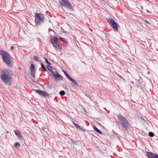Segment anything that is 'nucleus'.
Here are the masks:
<instances>
[{
    "label": "nucleus",
    "mask_w": 158,
    "mask_h": 158,
    "mask_svg": "<svg viewBox=\"0 0 158 158\" xmlns=\"http://www.w3.org/2000/svg\"><path fill=\"white\" fill-rule=\"evenodd\" d=\"M53 46L56 48L59 49H61V47L59 45L58 43L56 42V43H54V44L53 45Z\"/></svg>",
    "instance_id": "2eb2a0df"
},
{
    "label": "nucleus",
    "mask_w": 158,
    "mask_h": 158,
    "mask_svg": "<svg viewBox=\"0 0 158 158\" xmlns=\"http://www.w3.org/2000/svg\"><path fill=\"white\" fill-rule=\"evenodd\" d=\"M146 22L147 23H148V21H146Z\"/></svg>",
    "instance_id": "bb28decb"
},
{
    "label": "nucleus",
    "mask_w": 158,
    "mask_h": 158,
    "mask_svg": "<svg viewBox=\"0 0 158 158\" xmlns=\"http://www.w3.org/2000/svg\"><path fill=\"white\" fill-rule=\"evenodd\" d=\"M34 59L35 60H36V61H37L38 60V58L36 56H34Z\"/></svg>",
    "instance_id": "393cba45"
},
{
    "label": "nucleus",
    "mask_w": 158,
    "mask_h": 158,
    "mask_svg": "<svg viewBox=\"0 0 158 158\" xmlns=\"http://www.w3.org/2000/svg\"><path fill=\"white\" fill-rule=\"evenodd\" d=\"M47 69L49 70L52 73V72H53L52 71V68L51 67V66H50L48 65L47 66Z\"/></svg>",
    "instance_id": "f3484780"
},
{
    "label": "nucleus",
    "mask_w": 158,
    "mask_h": 158,
    "mask_svg": "<svg viewBox=\"0 0 158 158\" xmlns=\"http://www.w3.org/2000/svg\"><path fill=\"white\" fill-rule=\"evenodd\" d=\"M0 55L5 62L8 66H11L12 65L13 61L12 58L7 52L2 50H0Z\"/></svg>",
    "instance_id": "f03ea898"
},
{
    "label": "nucleus",
    "mask_w": 158,
    "mask_h": 158,
    "mask_svg": "<svg viewBox=\"0 0 158 158\" xmlns=\"http://www.w3.org/2000/svg\"><path fill=\"white\" fill-rule=\"evenodd\" d=\"M14 132L15 133V135L17 136H18V137L19 139H21L23 138L22 136L19 131L17 130H14Z\"/></svg>",
    "instance_id": "f8f14e48"
},
{
    "label": "nucleus",
    "mask_w": 158,
    "mask_h": 158,
    "mask_svg": "<svg viewBox=\"0 0 158 158\" xmlns=\"http://www.w3.org/2000/svg\"><path fill=\"white\" fill-rule=\"evenodd\" d=\"M147 156L148 158H158V155L151 152H148Z\"/></svg>",
    "instance_id": "9d476101"
},
{
    "label": "nucleus",
    "mask_w": 158,
    "mask_h": 158,
    "mask_svg": "<svg viewBox=\"0 0 158 158\" xmlns=\"http://www.w3.org/2000/svg\"><path fill=\"white\" fill-rule=\"evenodd\" d=\"M58 38L56 37H54L53 39H51V42L53 45L54 43H56L58 41Z\"/></svg>",
    "instance_id": "ddd939ff"
},
{
    "label": "nucleus",
    "mask_w": 158,
    "mask_h": 158,
    "mask_svg": "<svg viewBox=\"0 0 158 158\" xmlns=\"http://www.w3.org/2000/svg\"><path fill=\"white\" fill-rule=\"evenodd\" d=\"M11 49L12 50H13V49H14V47H13V46H12V47H11Z\"/></svg>",
    "instance_id": "a878e982"
},
{
    "label": "nucleus",
    "mask_w": 158,
    "mask_h": 158,
    "mask_svg": "<svg viewBox=\"0 0 158 158\" xmlns=\"http://www.w3.org/2000/svg\"><path fill=\"white\" fill-rule=\"evenodd\" d=\"M49 34L51 36H52L54 35V31L52 29H51L50 28L49 29Z\"/></svg>",
    "instance_id": "4468645a"
},
{
    "label": "nucleus",
    "mask_w": 158,
    "mask_h": 158,
    "mask_svg": "<svg viewBox=\"0 0 158 158\" xmlns=\"http://www.w3.org/2000/svg\"><path fill=\"white\" fill-rule=\"evenodd\" d=\"M73 124L75 126H76L77 128H78L79 129L81 128L80 127L78 124H77L74 122H73Z\"/></svg>",
    "instance_id": "4be33fe9"
},
{
    "label": "nucleus",
    "mask_w": 158,
    "mask_h": 158,
    "mask_svg": "<svg viewBox=\"0 0 158 158\" xmlns=\"http://www.w3.org/2000/svg\"><path fill=\"white\" fill-rule=\"evenodd\" d=\"M31 72V74L33 75L35 73V66L33 64H31L30 67Z\"/></svg>",
    "instance_id": "9b49d317"
},
{
    "label": "nucleus",
    "mask_w": 158,
    "mask_h": 158,
    "mask_svg": "<svg viewBox=\"0 0 158 158\" xmlns=\"http://www.w3.org/2000/svg\"><path fill=\"white\" fill-rule=\"evenodd\" d=\"M107 21L110 24H111L115 31H118V25L115 21L113 19L108 18L107 20Z\"/></svg>",
    "instance_id": "39448f33"
},
{
    "label": "nucleus",
    "mask_w": 158,
    "mask_h": 158,
    "mask_svg": "<svg viewBox=\"0 0 158 158\" xmlns=\"http://www.w3.org/2000/svg\"><path fill=\"white\" fill-rule=\"evenodd\" d=\"M149 135L151 137H153L154 136V134L153 133L151 132H150L148 133Z\"/></svg>",
    "instance_id": "412c9836"
},
{
    "label": "nucleus",
    "mask_w": 158,
    "mask_h": 158,
    "mask_svg": "<svg viewBox=\"0 0 158 158\" xmlns=\"http://www.w3.org/2000/svg\"><path fill=\"white\" fill-rule=\"evenodd\" d=\"M59 93L60 94L61 96L64 95L65 94V92L63 90L60 91Z\"/></svg>",
    "instance_id": "a211bd4d"
},
{
    "label": "nucleus",
    "mask_w": 158,
    "mask_h": 158,
    "mask_svg": "<svg viewBox=\"0 0 158 158\" xmlns=\"http://www.w3.org/2000/svg\"><path fill=\"white\" fill-rule=\"evenodd\" d=\"M93 128L98 133L100 134H102V132L100 130L98 129L95 126H94Z\"/></svg>",
    "instance_id": "dca6fc26"
},
{
    "label": "nucleus",
    "mask_w": 158,
    "mask_h": 158,
    "mask_svg": "<svg viewBox=\"0 0 158 158\" xmlns=\"http://www.w3.org/2000/svg\"><path fill=\"white\" fill-rule=\"evenodd\" d=\"M63 72L64 73V74L66 76V77L69 79L73 83L76 85H77V83L76 82V81L73 80V79H72L70 76L67 73V72L65 71L64 70H63Z\"/></svg>",
    "instance_id": "1a4fd4ad"
},
{
    "label": "nucleus",
    "mask_w": 158,
    "mask_h": 158,
    "mask_svg": "<svg viewBox=\"0 0 158 158\" xmlns=\"http://www.w3.org/2000/svg\"><path fill=\"white\" fill-rule=\"evenodd\" d=\"M41 66H42V67L43 69V70L44 71H47V69H46V68L45 67V66L44 65V64H41Z\"/></svg>",
    "instance_id": "6ab92c4d"
},
{
    "label": "nucleus",
    "mask_w": 158,
    "mask_h": 158,
    "mask_svg": "<svg viewBox=\"0 0 158 158\" xmlns=\"http://www.w3.org/2000/svg\"><path fill=\"white\" fill-rule=\"evenodd\" d=\"M35 22L37 25H40L41 23L44 21V17L42 14L36 13L35 14Z\"/></svg>",
    "instance_id": "7ed1b4c3"
},
{
    "label": "nucleus",
    "mask_w": 158,
    "mask_h": 158,
    "mask_svg": "<svg viewBox=\"0 0 158 158\" xmlns=\"http://www.w3.org/2000/svg\"><path fill=\"white\" fill-rule=\"evenodd\" d=\"M37 94L46 97L48 95V94L45 92L40 89L34 90Z\"/></svg>",
    "instance_id": "0eeeda50"
},
{
    "label": "nucleus",
    "mask_w": 158,
    "mask_h": 158,
    "mask_svg": "<svg viewBox=\"0 0 158 158\" xmlns=\"http://www.w3.org/2000/svg\"><path fill=\"white\" fill-rule=\"evenodd\" d=\"M53 76L57 79L59 80H62V77L56 71H54L52 72Z\"/></svg>",
    "instance_id": "6e6552de"
},
{
    "label": "nucleus",
    "mask_w": 158,
    "mask_h": 158,
    "mask_svg": "<svg viewBox=\"0 0 158 158\" xmlns=\"http://www.w3.org/2000/svg\"><path fill=\"white\" fill-rule=\"evenodd\" d=\"M1 79L3 83L10 85L11 83L12 75L6 69H2L0 72Z\"/></svg>",
    "instance_id": "f257e3e1"
},
{
    "label": "nucleus",
    "mask_w": 158,
    "mask_h": 158,
    "mask_svg": "<svg viewBox=\"0 0 158 158\" xmlns=\"http://www.w3.org/2000/svg\"><path fill=\"white\" fill-rule=\"evenodd\" d=\"M60 3L65 7L67 9L72 10L73 7L67 0H60L59 1Z\"/></svg>",
    "instance_id": "20e7f679"
},
{
    "label": "nucleus",
    "mask_w": 158,
    "mask_h": 158,
    "mask_svg": "<svg viewBox=\"0 0 158 158\" xmlns=\"http://www.w3.org/2000/svg\"><path fill=\"white\" fill-rule=\"evenodd\" d=\"M20 145V143L19 142H16L14 143V146L15 147H16L17 146L19 147Z\"/></svg>",
    "instance_id": "aec40b11"
},
{
    "label": "nucleus",
    "mask_w": 158,
    "mask_h": 158,
    "mask_svg": "<svg viewBox=\"0 0 158 158\" xmlns=\"http://www.w3.org/2000/svg\"><path fill=\"white\" fill-rule=\"evenodd\" d=\"M118 117L119 119L122 121V124L126 128V126L128 127L129 126L127 120L124 117L121 115H118Z\"/></svg>",
    "instance_id": "423d86ee"
},
{
    "label": "nucleus",
    "mask_w": 158,
    "mask_h": 158,
    "mask_svg": "<svg viewBox=\"0 0 158 158\" xmlns=\"http://www.w3.org/2000/svg\"><path fill=\"white\" fill-rule=\"evenodd\" d=\"M44 59L46 62V63H47V64H49V65H50L51 64V63L48 62V59H47V58H46V57H44Z\"/></svg>",
    "instance_id": "b1692460"
},
{
    "label": "nucleus",
    "mask_w": 158,
    "mask_h": 158,
    "mask_svg": "<svg viewBox=\"0 0 158 158\" xmlns=\"http://www.w3.org/2000/svg\"><path fill=\"white\" fill-rule=\"evenodd\" d=\"M60 39L62 41H63V42L66 43V42H67V40H65V39H64V38H62V37H60Z\"/></svg>",
    "instance_id": "5701e85b"
}]
</instances>
